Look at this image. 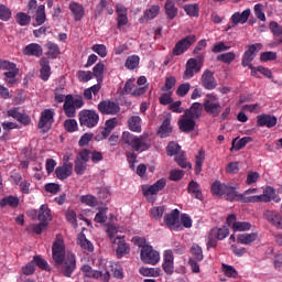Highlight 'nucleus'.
<instances>
[{
  "label": "nucleus",
  "mask_w": 282,
  "mask_h": 282,
  "mask_svg": "<svg viewBox=\"0 0 282 282\" xmlns=\"http://www.w3.org/2000/svg\"><path fill=\"white\" fill-rule=\"evenodd\" d=\"M53 260L56 265H63L62 272L64 276H72L74 270H76V256L68 252L65 254V242L63 239H57L53 243ZM64 262V264H63Z\"/></svg>",
  "instance_id": "nucleus-1"
},
{
  "label": "nucleus",
  "mask_w": 282,
  "mask_h": 282,
  "mask_svg": "<svg viewBox=\"0 0 282 282\" xmlns=\"http://www.w3.org/2000/svg\"><path fill=\"white\" fill-rule=\"evenodd\" d=\"M96 265L99 270H94L89 264H84L82 267L84 276H87L88 279H100L102 282H108L109 279H111V274L109 273V268H112L111 262L105 259H98Z\"/></svg>",
  "instance_id": "nucleus-2"
},
{
  "label": "nucleus",
  "mask_w": 282,
  "mask_h": 282,
  "mask_svg": "<svg viewBox=\"0 0 282 282\" xmlns=\"http://www.w3.org/2000/svg\"><path fill=\"white\" fill-rule=\"evenodd\" d=\"M243 204H268V202H281V196H276V189L272 186H267L261 195H249V197L242 196Z\"/></svg>",
  "instance_id": "nucleus-3"
},
{
  "label": "nucleus",
  "mask_w": 282,
  "mask_h": 282,
  "mask_svg": "<svg viewBox=\"0 0 282 282\" xmlns=\"http://www.w3.org/2000/svg\"><path fill=\"white\" fill-rule=\"evenodd\" d=\"M121 143L128 144L133 151H147L151 147V142L144 135L135 137L129 131H124L121 135Z\"/></svg>",
  "instance_id": "nucleus-4"
},
{
  "label": "nucleus",
  "mask_w": 282,
  "mask_h": 282,
  "mask_svg": "<svg viewBox=\"0 0 282 282\" xmlns=\"http://www.w3.org/2000/svg\"><path fill=\"white\" fill-rule=\"evenodd\" d=\"M258 188H249L245 191L242 194L237 193V187L232 186V184L228 183L227 187L225 189L224 197L228 202H242L243 204V197H250V195H254L258 193Z\"/></svg>",
  "instance_id": "nucleus-5"
},
{
  "label": "nucleus",
  "mask_w": 282,
  "mask_h": 282,
  "mask_svg": "<svg viewBox=\"0 0 282 282\" xmlns=\"http://www.w3.org/2000/svg\"><path fill=\"white\" fill-rule=\"evenodd\" d=\"M203 107L206 113H209V116H213L214 118H217V116L221 113V104L215 94L206 95Z\"/></svg>",
  "instance_id": "nucleus-6"
},
{
  "label": "nucleus",
  "mask_w": 282,
  "mask_h": 282,
  "mask_svg": "<svg viewBox=\"0 0 282 282\" xmlns=\"http://www.w3.org/2000/svg\"><path fill=\"white\" fill-rule=\"evenodd\" d=\"M229 235L230 229L226 226L213 228L207 236V248H216L217 240L224 241Z\"/></svg>",
  "instance_id": "nucleus-7"
},
{
  "label": "nucleus",
  "mask_w": 282,
  "mask_h": 282,
  "mask_svg": "<svg viewBox=\"0 0 282 282\" xmlns=\"http://www.w3.org/2000/svg\"><path fill=\"white\" fill-rule=\"evenodd\" d=\"M166 186V180L161 178L156 181L153 185H142L143 196L148 199V202H155V195L160 193V191H164Z\"/></svg>",
  "instance_id": "nucleus-8"
},
{
  "label": "nucleus",
  "mask_w": 282,
  "mask_h": 282,
  "mask_svg": "<svg viewBox=\"0 0 282 282\" xmlns=\"http://www.w3.org/2000/svg\"><path fill=\"white\" fill-rule=\"evenodd\" d=\"M85 105L83 99L74 98L72 95H67L64 102V113L67 118L76 117V109H80Z\"/></svg>",
  "instance_id": "nucleus-9"
},
{
  "label": "nucleus",
  "mask_w": 282,
  "mask_h": 282,
  "mask_svg": "<svg viewBox=\"0 0 282 282\" xmlns=\"http://www.w3.org/2000/svg\"><path fill=\"white\" fill-rule=\"evenodd\" d=\"M100 116L96 110H83L79 112V124L82 127H87L88 129H94L98 124Z\"/></svg>",
  "instance_id": "nucleus-10"
},
{
  "label": "nucleus",
  "mask_w": 282,
  "mask_h": 282,
  "mask_svg": "<svg viewBox=\"0 0 282 282\" xmlns=\"http://www.w3.org/2000/svg\"><path fill=\"white\" fill-rule=\"evenodd\" d=\"M200 63L196 58H189L185 64V72L183 78L191 80L195 74L202 72V63H204V56L199 57Z\"/></svg>",
  "instance_id": "nucleus-11"
},
{
  "label": "nucleus",
  "mask_w": 282,
  "mask_h": 282,
  "mask_svg": "<svg viewBox=\"0 0 282 282\" xmlns=\"http://www.w3.org/2000/svg\"><path fill=\"white\" fill-rule=\"evenodd\" d=\"M141 261L148 265H158L160 263V253L153 249V246L141 249Z\"/></svg>",
  "instance_id": "nucleus-12"
},
{
  "label": "nucleus",
  "mask_w": 282,
  "mask_h": 282,
  "mask_svg": "<svg viewBox=\"0 0 282 282\" xmlns=\"http://www.w3.org/2000/svg\"><path fill=\"white\" fill-rule=\"evenodd\" d=\"M262 47H263L262 43H256V44L249 45L242 55V61H241L242 67H248V65H252L254 57L259 52H261Z\"/></svg>",
  "instance_id": "nucleus-13"
},
{
  "label": "nucleus",
  "mask_w": 282,
  "mask_h": 282,
  "mask_svg": "<svg viewBox=\"0 0 282 282\" xmlns=\"http://www.w3.org/2000/svg\"><path fill=\"white\" fill-rule=\"evenodd\" d=\"M227 226L234 230V232H248L252 228V224L248 221H237V216L231 214L227 217Z\"/></svg>",
  "instance_id": "nucleus-14"
},
{
  "label": "nucleus",
  "mask_w": 282,
  "mask_h": 282,
  "mask_svg": "<svg viewBox=\"0 0 282 282\" xmlns=\"http://www.w3.org/2000/svg\"><path fill=\"white\" fill-rule=\"evenodd\" d=\"M195 41H197V37L195 35H187L185 39L178 41L175 44L172 54L174 56H182V54H184V52H186L188 47H191V45L195 43Z\"/></svg>",
  "instance_id": "nucleus-15"
},
{
  "label": "nucleus",
  "mask_w": 282,
  "mask_h": 282,
  "mask_svg": "<svg viewBox=\"0 0 282 282\" xmlns=\"http://www.w3.org/2000/svg\"><path fill=\"white\" fill-rule=\"evenodd\" d=\"M164 224L170 228V230H180L182 224H180V210L174 209L170 214L164 216Z\"/></svg>",
  "instance_id": "nucleus-16"
},
{
  "label": "nucleus",
  "mask_w": 282,
  "mask_h": 282,
  "mask_svg": "<svg viewBox=\"0 0 282 282\" xmlns=\"http://www.w3.org/2000/svg\"><path fill=\"white\" fill-rule=\"evenodd\" d=\"M54 123V110L46 109L41 113V118L39 121V129H42L43 131H50L52 128V124Z\"/></svg>",
  "instance_id": "nucleus-17"
},
{
  "label": "nucleus",
  "mask_w": 282,
  "mask_h": 282,
  "mask_svg": "<svg viewBox=\"0 0 282 282\" xmlns=\"http://www.w3.org/2000/svg\"><path fill=\"white\" fill-rule=\"evenodd\" d=\"M98 109L105 116H116V113L120 112V106L111 100L99 102Z\"/></svg>",
  "instance_id": "nucleus-18"
},
{
  "label": "nucleus",
  "mask_w": 282,
  "mask_h": 282,
  "mask_svg": "<svg viewBox=\"0 0 282 282\" xmlns=\"http://www.w3.org/2000/svg\"><path fill=\"white\" fill-rule=\"evenodd\" d=\"M202 86L208 91H213V89L217 88V79H215V75L210 72V69H206L200 78Z\"/></svg>",
  "instance_id": "nucleus-19"
},
{
  "label": "nucleus",
  "mask_w": 282,
  "mask_h": 282,
  "mask_svg": "<svg viewBox=\"0 0 282 282\" xmlns=\"http://www.w3.org/2000/svg\"><path fill=\"white\" fill-rule=\"evenodd\" d=\"M112 243L117 246L116 252L118 259H122L124 254L131 252V247H129V243L124 240V236H117V239Z\"/></svg>",
  "instance_id": "nucleus-20"
},
{
  "label": "nucleus",
  "mask_w": 282,
  "mask_h": 282,
  "mask_svg": "<svg viewBox=\"0 0 282 282\" xmlns=\"http://www.w3.org/2000/svg\"><path fill=\"white\" fill-rule=\"evenodd\" d=\"M178 128L183 133H191V131H195V119H192V117L184 113L178 120Z\"/></svg>",
  "instance_id": "nucleus-21"
},
{
  "label": "nucleus",
  "mask_w": 282,
  "mask_h": 282,
  "mask_svg": "<svg viewBox=\"0 0 282 282\" xmlns=\"http://www.w3.org/2000/svg\"><path fill=\"white\" fill-rule=\"evenodd\" d=\"M278 121L276 117L268 113H262L257 117L258 127H267L268 129L276 127Z\"/></svg>",
  "instance_id": "nucleus-22"
},
{
  "label": "nucleus",
  "mask_w": 282,
  "mask_h": 282,
  "mask_svg": "<svg viewBox=\"0 0 282 282\" xmlns=\"http://www.w3.org/2000/svg\"><path fill=\"white\" fill-rule=\"evenodd\" d=\"M72 173H74V164L73 163H63L62 166L56 167L55 175L57 180H67L70 177Z\"/></svg>",
  "instance_id": "nucleus-23"
},
{
  "label": "nucleus",
  "mask_w": 282,
  "mask_h": 282,
  "mask_svg": "<svg viewBox=\"0 0 282 282\" xmlns=\"http://www.w3.org/2000/svg\"><path fill=\"white\" fill-rule=\"evenodd\" d=\"M124 91L131 96H142L147 91V87H137L135 78L129 79L124 85Z\"/></svg>",
  "instance_id": "nucleus-24"
},
{
  "label": "nucleus",
  "mask_w": 282,
  "mask_h": 282,
  "mask_svg": "<svg viewBox=\"0 0 282 282\" xmlns=\"http://www.w3.org/2000/svg\"><path fill=\"white\" fill-rule=\"evenodd\" d=\"M248 19H250V9H246L242 12H235L230 19L232 23L231 28L239 25V23L243 25V23L248 22Z\"/></svg>",
  "instance_id": "nucleus-25"
},
{
  "label": "nucleus",
  "mask_w": 282,
  "mask_h": 282,
  "mask_svg": "<svg viewBox=\"0 0 282 282\" xmlns=\"http://www.w3.org/2000/svg\"><path fill=\"white\" fill-rule=\"evenodd\" d=\"M40 78L44 82L50 80V76H52V67H50V59L47 57H42L40 59Z\"/></svg>",
  "instance_id": "nucleus-26"
},
{
  "label": "nucleus",
  "mask_w": 282,
  "mask_h": 282,
  "mask_svg": "<svg viewBox=\"0 0 282 282\" xmlns=\"http://www.w3.org/2000/svg\"><path fill=\"white\" fill-rule=\"evenodd\" d=\"M23 54L25 56H35L36 58H41V56H43V46L37 43H31L24 47Z\"/></svg>",
  "instance_id": "nucleus-27"
},
{
  "label": "nucleus",
  "mask_w": 282,
  "mask_h": 282,
  "mask_svg": "<svg viewBox=\"0 0 282 282\" xmlns=\"http://www.w3.org/2000/svg\"><path fill=\"white\" fill-rule=\"evenodd\" d=\"M173 261H174L173 251L166 250L164 252V261H163V264H162V268H163L165 273H167V274L173 273V270H174Z\"/></svg>",
  "instance_id": "nucleus-28"
},
{
  "label": "nucleus",
  "mask_w": 282,
  "mask_h": 282,
  "mask_svg": "<svg viewBox=\"0 0 282 282\" xmlns=\"http://www.w3.org/2000/svg\"><path fill=\"white\" fill-rule=\"evenodd\" d=\"M37 220L47 225L50 224V221H52V212L46 204L41 205V207L39 208Z\"/></svg>",
  "instance_id": "nucleus-29"
},
{
  "label": "nucleus",
  "mask_w": 282,
  "mask_h": 282,
  "mask_svg": "<svg viewBox=\"0 0 282 282\" xmlns=\"http://www.w3.org/2000/svg\"><path fill=\"white\" fill-rule=\"evenodd\" d=\"M202 111H204V106L199 102H194L191 108L185 111V115L197 120V118H202Z\"/></svg>",
  "instance_id": "nucleus-30"
},
{
  "label": "nucleus",
  "mask_w": 282,
  "mask_h": 282,
  "mask_svg": "<svg viewBox=\"0 0 282 282\" xmlns=\"http://www.w3.org/2000/svg\"><path fill=\"white\" fill-rule=\"evenodd\" d=\"M257 239H259L258 232L240 234L237 238V243H241L242 246H250V243H254Z\"/></svg>",
  "instance_id": "nucleus-31"
},
{
  "label": "nucleus",
  "mask_w": 282,
  "mask_h": 282,
  "mask_svg": "<svg viewBox=\"0 0 282 282\" xmlns=\"http://www.w3.org/2000/svg\"><path fill=\"white\" fill-rule=\"evenodd\" d=\"M128 127L134 133H142V118L140 116H132L128 119Z\"/></svg>",
  "instance_id": "nucleus-32"
},
{
  "label": "nucleus",
  "mask_w": 282,
  "mask_h": 282,
  "mask_svg": "<svg viewBox=\"0 0 282 282\" xmlns=\"http://www.w3.org/2000/svg\"><path fill=\"white\" fill-rule=\"evenodd\" d=\"M69 10L73 12L75 21H80L85 17V8L78 2H70Z\"/></svg>",
  "instance_id": "nucleus-33"
},
{
  "label": "nucleus",
  "mask_w": 282,
  "mask_h": 282,
  "mask_svg": "<svg viewBox=\"0 0 282 282\" xmlns=\"http://www.w3.org/2000/svg\"><path fill=\"white\" fill-rule=\"evenodd\" d=\"M187 191L192 197H195V199H204V195H202V187H199L197 182L191 181L188 183Z\"/></svg>",
  "instance_id": "nucleus-34"
},
{
  "label": "nucleus",
  "mask_w": 282,
  "mask_h": 282,
  "mask_svg": "<svg viewBox=\"0 0 282 282\" xmlns=\"http://www.w3.org/2000/svg\"><path fill=\"white\" fill-rule=\"evenodd\" d=\"M227 186L228 184L216 181L212 185V194L216 195V197H224Z\"/></svg>",
  "instance_id": "nucleus-35"
},
{
  "label": "nucleus",
  "mask_w": 282,
  "mask_h": 282,
  "mask_svg": "<svg viewBox=\"0 0 282 282\" xmlns=\"http://www.w3.org/2000/svg\"><path fill=\"white\" fill-rule=\"evenodd\" d=\"M45 47L47 50L46 56L48 58H58V55L61 54V47H58V44L54 42H47Z\"/></svg>",
  "instance_id": "nucleus-36"
},
{
  "label": "nucleus",
  "mask_w": 282,
  "mask_h": 282,
  "mask_svg": "<svg viewBox=\"0 0 282 282\" xmlns=\"http://www.w3.org/2000/svg\"><path fill=\"white\" fill-rule=\"evenodd\" d=\"M165 14L169 17L171 21L177 17V7H175V2L172 0H166L164 6Z\"/></svg>",
  "instance_id": "nucleus-37"
},
{
  "label": "nucleus",
  "mask_w": 282,
  "mask_h": 282,
  "mask_svg": "<svg viewBox=\"0 0 282 282\" xmlns=\"http://www.w3.org/2000/svg\"><path fill=\"white\" fill-rule=\"evenodd\" d=\"M171 131H173V128L171 127V119H165L159 128L158 133L160 138H169Z\"/></svg>",
  "instance_id": "nucleus-38"
},
{
  "label": "nucleus",
  "mask_w": 282,
  "mask_h": 282,
  "mask_svg": "<svg viewBox=\"0 0 282 282\" xmlns=\"http://www.w3.org/2000/svg\"><path fill=\"white\" fill-rule=\"evenodd\" d=\"M160 14V6L153 4L151 8L147 9L143 13V19L145 21H151Z\"/></svg>",
  "instance_id": "nucleus-39"
},
{
  "label": "nucleus",
  "mask_w": 282,
  "mask_h": 282,
  "mask_svg": "<svg viewBox=\"0 0 282 282\" xmlns=\"http://www.w3.org/2000/svg\"><path fill=\"white\" fill-rule=\"evenodd\" d=\"M206 160V152L199 150L198 154L195 158V173L199 175L202 173V166H204V161Z\"/></svg>",
  "instance_id": "nucleus-40"
},
{
  "label": "nucleus",
  "mask_w": 282,
  "mask_h": 282,
  "mask_svg": "<svg viewBox=\"0 0 282 282\" xmlns=\"http://www.w3.org/2000/svg\"><path fill=\"white\" fill-rule=\"evenodd\" d=\"M140 274L142 276H154L158 278L160 274H162V269L161 268H140L139 270Z\"/></svg>",
  "instance_id": "nucleus-41"
},
{
  "label": "nucleus",
  "mask_w": 282,
  "mask_h": 282,
  "mask_svg": "<svg viewBox=\"0 0 282 282\" xmlns=\"http://www.w3.org/2000/svg\"><path fill=\"white\" fill-rule=\"evenodd\" d=\"M252 142V137H243L237 141V139L232 140V149L235 151H241L246 144H250Z\"/></svg>",
  "instance_id": "nucleus-42"
},
{
  "label": "nucleus",
  "mask_w": 282,
  "mask_h": 282,
  "mask_svg": "<svg viewBox=\"0 0 282 282\" xmlns=\"http://www.w3.org/2000/svg\"><path fill=\"white\" fill-rule=\"evenodd\" d=\"M47 21V15L45 14V6L41 4L36 9L35 22L37 25H43Z\"/></svg>",
  "instance_id": "nucleus-43"
},
{
  "label": "nucleus",
  "mask_w": 282,
  "mask_h": 282,
  "mask_svg": "<svg viewBox=\"0 0 282 282\" xmlns=\"http://www.w3.org/2000/svg\"><path fill=\"white\" fill-rule=\"evenodd\" d=\"M78 243L80 248H83V250H86V252H94V245L91 243V241L87 240L85 234L79 235Z\"/></svg>",
  "instance_id": "nucleus-44"
},
{
  "label": "nucleus",
  "mask_w": 282,
  "mask_h": 282,
  "mask_svg": "<svg viewBox=\"0 0 282 282\" xmlns=\"http://www.w3.org/2000/svg\"><path fill=\"white\" fill-rule=\"evenodd\" d=\"M0 206L3 208L10 206L11 208H17L19 206V197L17 196H7L0 202Z\"/></svg>",
  "instance_id": "nucleus-45"
},
{
  "label": "nucleus",
  "mask_w": 282,
  "mask_h": 282,
  "mask_svg": "<svg viewBox=\"0 0 282 282\" xmlns=\"http://www.w3.org/2000/svg\"><path fill=\"white\" fill-rule=\"evenodd\" d=\"M99 91H100V84L94 85L90 88H87L84 90V98H86V100H91L94 96H98Z\"/></svg>",
  "instance_id": "nucleus-46"
},
{
  "label": "nucleus",
  "mask_w": 282,
  "mask_h": 282,
  "mask_svg": "<svg viewBox=\"0 0 282 282\" xmlns=\"http://www.w3.org/2000/svg\"><path fill=\"white\" fill-rule=\"evenodd\" d=\"M140 65V56L131 55L126 59V68L127 69H135Z\"/></svg>",
  "instance_id": "nucleus-47"
},
{
  "label": "nucleus",
  "mask_w": 282,
  "mask_h": 282,
  "mask_svg": "<svg viewBox=\"0 0 282 282\" xmlns=\"http://www.w3.org/2000/svg\"><path fill=\"white\" fill-rule=\"evenodd\" d=\"M105 74V64L104 63H97L93 68V76L97 78L98 83L102 80V76Z\"/></svg>",
  "instance_id": "nucleus-48"
},
{
  "label": "nucleus",
  "mask_w": 282,
  "mask_h": 282,
  "mask_svg": "<svg viewBox=\"0 0 282 282\" xmlns=\"http://www.w3.org/2000/svg\"><path fill=\"white\" fill-rule=\"evenodd\" d=\"M183 10L188 17H199V6L197 3L186 4L183 7Z\"/></svg>",
  "instance_id": "nucleus-49"
},
{
  "label": "nucleus",
  "mask_w": 282,
  "mask_h": 282,
  "mask_svg": "<svg viewBox=\"0 0 282 282\" xmlns=\"http://www.w3.org/2000/svg\"><path fill=\"white\" fill-rule=\"evenodd\" d=\"M47 223H42L40 221V224H32L28 227V230L30 232H35V235H41V232H43V230H45L47 228Z\"/></svg>",
  "instance_id": "nucleus-50"
},
{
  "label": "nucleus",
  "mask_w": 282,
  "mask_h": 282,
  "mask_svg": "<svg viewBox=\"0 0 282 282\" xmlns=\"http://www.w3.org/2000/svg\"><path fill=\"white\" fill-rule=\"evenodd\" d=\"M17 74H19L18 68L14 70H7L4 73V82H7L8 85H14L17 83Z\"/></svg>",
  "instance_id": "nucleus-51"
},
{
  "label": "nucleus",
  "mask_w": 282,
  "mask_h": 282,
  "mask_svg": "<svg viewBox=\"0 0 282 282\" xmlns=\"http://www.w3.org/2000/svg\"><path fill=\"white\" fill-rule=\"evenodd\" d=\"M237 58V55L234 52L224 53L217 56V61H220L221 63H232Z\"/></svg>",
  "instance_id": "nucleus-52"
},
{
  "label": "nucleus",
  "mask_w": 282,
  "mask_h": 282,
  "mask_svg": "<svg viewBox=\"0 0 282 282\" xmlns=\"http://www.w3.org/2000/svg\"><path fill=\"white\" fill-rule=\"evenodd\" d=\"M15 19H17V23H19V25H22V26L30 25V21H32V18L28 15V13H23V12H19Z\"/></svg>",
  "instance_id": "nucleus-53"
},
{
  "label": "nucleus",
  "mask_w": 282,
  "mask_h": 282,
  "mask_svg": "<svg viewBox=\"0 0 282 282\" xmlns=\"http://www.w3.org/2000/svg\"><path fill=\"white\" fill-rule=\"evenodd\" d=\"M77 77L80 83H89L94 78V73L90 70H79Z\"/></svg>",
  "instance_id": "nucleus-54"
},
{
  "label": "nucleus",
  "mask_w": 282,
  "mask_h": 282,
  "mask_svg": "<svg viewBox=\"0 0 282 282\" xmlns=\"http://www.w3.org/2000/svg\"><path fill=\"white\" fill-rule=\"evenodd\" d=\"M270 30L272 31L273 35L282 43V26L279 25L276 22L270 23Z\"/></svg>",
  "instance_id": "nucleus-55"
},
{
  "label": "nucleus",
  "mask_w": 282,
  "mask_h": 282,
  "mask_svg": "<svg viewBox=\"0 0 282 282\" xmlns=\"http://www.w3.org/2000/svg\"><path fill=\"white\" fill-rule=\"evenodd\" d=\"M166 151H167V155H170V158H173V155H177V153L182 151V147H180V144L172 141L166 147Z\"/></svg>",
  "instance_id": "nucleus-56"
},
{
  "label": "nucleus",
  "mask_w": 282,
  "mask_h": 282,
  "mask_svg": "<svg viewBox=\"0 0 282 282\" xmlns=\"http://www.w3.org/2000/svg\"><path fill=\"white\" fill-rule=\"evenodd\" d=\"M82 204H86V206H98V199L94 195H84L80 197Z\"/></svg>",
  "instance_id": "nucleus-57"
},
{
  "label": "nucleus",
  "mask_w": 282,
  "mask_h": 282,
  "mask_svg": "<svg viewBox=\"0 0 282 282\" xmlns=\"http://www.w3.org/2000/svg\"><path fill=\"white\" fill-rule=\"evenodd\" d=\"M64 128L68 133H74V131H78V122L75 119H67L64 122Z\"/></svg>",
  "instance_id": "nucleus-58"
},
{
  "label": "nucleus",
  "mask_w": 282,
  "mask_h": 282,
  "mask_svg": "<svg viewBox=\"0 0 282 282\" xmlns=\"http://www.w3.org/2000/svg\"><path fill=\"white\" fill-rule=\"evenodd\" d=\"M93 52L98 54L101 58H106L107 56V46L105 44H95L91 46Z\"/></svg>",
  "instance_id": "nucleus-59"
},
{
  "label": "nucleus",
  "mask_w": 282,
  "mask_h": 282,
  "mask_svg": "<svg viewBox=\"0 0 282 282\" xmlns=\"http://www.w3.org/2000/svg\"><path fill=\"white\" fill-rule=\"evenodd\" d=\"M223 270L226 274V276H229L230 279H237L239 273L237 272V269L230 264H223Z\"/></svg>",
  "instance_id": "nucleus-60"
},
{
  "label": "nucleus",
  "mask_w": 282,
  "mask_h": 282,
  "mask_svg": "<svg viewBox=\"0 0 282 282\" xmlns=\"http://www.w3.org/2000/svg\"><path fill=\"white\" fill-rule=\"evenodd\" d=\"M11 17H12V11H10V8L6 7L4 4H0V20L10 21Z\"/></svg>",
  "instance_id": "nucleus-61"
},
{
  "label": "nucleus",
  "mask_w": 282,
  "mask_h": 282,
  "mask_svg": "<svg viewBox=\"0 0 282 282\" xmlns=\"http://www.w3.org/2000/svg\"><path fill=\"white\" fill-rule=\"evenodd\" d=\"M85 171H87V163L75 160V173L76 175H85Z\"/></svg>",
  "instance_id": "nucleus-62"
},
{
  "label": "nucleus",
  "mask_w": 282,
  "mask_h": 282,
  "mask_svg": "<svg viewBox=\"0 0 282 282\" xmlns=\"http://www.w3.org/2000/svg\"><path fill=\"white\" fill-rule=\"evenodd\" d=\"M151 217L152 219H162L163 215H164V206H158V207H153L150 210Z\"/></svg>",
  "instance_id": "nucleus-63"
},
{
  "label": "nucleus",
  "mask_w": 282,
  "mask_h": 282,
  "mask_svg": "<svg viewBox=\"0 0 282 282\" xmlns=\"http://www.w3.org/2000/svg\"><path fill=\"white\" fill-rule=\"evenodd\" d=\"M191 91V84L189 83H184L178 86L176 89V94L181 97L184 98Z\"/></svg>",
  "instance_id": "nucleus-64"
}]
</instances>
